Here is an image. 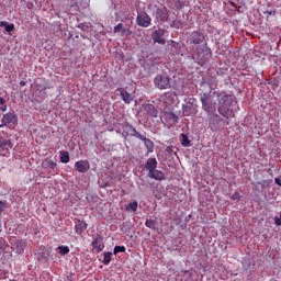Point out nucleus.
Segmentation results:
<instances>
[{
	"instance_id": "1",
	"label": "nucleus",
	"mask_w": 281,
	"mask_h": 281,
	"mask_svg": "<svg viewBox=\"0 0 281 281\" xmlns=\"http://www.w3.org/2000/svg\"><path fill=\"white\" fill-rule=\"evenodd\" d=\"M201 87L203 91L201 95L202 109L203 111H206V113H214L216 106H214L212 98L216 97V90L212 89L210 82H203Z\"/></svg>"
},
{
	"instance_id": "2",
	"label": "nucleus",
	"mask_w": 281,
	"mask_h": 281,
	"mask_svg": "<svg viewBox=\"0 0 281 281\" xmlns=\"http://www.w3.org/2000/svg\"><path fill=\"white\" fill-rule=\"evenodd\" d=\"M234 103V95L224 94L220 99V106L217 111L220 115L228 120L229 117H234V111L232 110V104Z\"/></svg>"
},
{
	"instance_id": "3",
	"label": "nucleus",
	"mask_w": 281,
	"mask_h": 281,
	"mask_svg": "<svg viewBox=\"0 0 281 281\" xmlns=\"http://www.w3.org/2000/svg\"><path fill=\"white\" fill-rule=\"evenodd\" d=\"M212 58V49L207 47V43L196 47V60L199 65H205Z\"/></svg>"
},
{
	"instance_id": "4",
	"label": "nucleus",
	"mask_w": 281,
	"mask_h": 281,
	"mask_svg": "<svg viewBox=\"0 0 281 281\" xmlns=\"http://www.w3.org/2000/svg\"><path fill=\"white\" fill-rule=\"evenodd\" d=\"M207 43V34L201 32V31H193L188 36V44L189 45H205Z\"/></svg>"
},
{
	"instance_id": "5",
	"label": "nucleus",
	"mask_w": 281,
	"mask_h": 281,
	"mask_svg": "<svg viewBox=\"0 0 281 281\" xmlns=\"http://www.w3.org/2000/svg\"><path fill=\"white\" fill-rule=\"evenodd\" d=\"M3 125L10 131H14L15 126H19V116L14 111L8 112L2 116Z\"/></svg>"
},
{
	"instance_id": "6",
	"label": "nucleus",
	"mask_w": 281,
	"mask_h": 281,
	"mask_svg": "<svg viewBox=\"0 0 281 281\" xmlns=\"http://www.w3.org/2000/svg\"><path fill=\"white\" fill-rule=\"evenodd\" d=\"M154 87H156V89H159L160 91H164L165 89H170V77L168 75H157L154 78Z\"/></svg>"
},
{
	"instance_id": "7",
	"label": "nucleus",
	"mask_w": 281,
	"mask_h": 281,
	"mask_svg": "<svg viewBox=\"0 0 281 281\" xmlns=\"http://www.w3.org/2000/svg\"><path fill=\"white\" fill-rule=\"evenodd\" d=\"M136 23L139 25V27H150V24L153 23V19L148 13L146 12H139L137 13Z\"/></svg>"
},
{
	"instance_id": "8",
	"label": "nucleus",
	"mask_w": 281,
	"mask_h": 281,
	"mask_svg": "<svg viewBox=\"0 0 281 281\" xmlns=\"http://www.w3.org/2000/svg\"><path fill=\"white\" fill-rule=\"evenodd\" d=\"M92 251L100 254L104 250V237L98 235L91 243Z\"/></svg>"
},
{
	"instance_id": "9",
	"label": "nucleus",
	"mask_w": 281,
	"mask_h": 281,
	"mask_svg": "<svg viewBox=\"0 0 281 281\" xmlns=\"http://www.w3.org/2000/svg\"><path fill=\"white\" fill-rule=\"evenodd\" d=\"M42 168L44 170H47L49 168V175L54 176L58 173V164L54 160L46 159L44 162H42Z\"/></svg>"
},
{
	"instance_id": "10",
	"label": "nucleus",
	"mask_w": 281,
	"mask_h": 281,
	"mask_svg": "<svg viewBox=\"0 0 281 281\" xmlns=\"http://www.w3.org/2000/svg\"><path fill=\"white\" fill-rule=\"evenodd\" d=\"M12 140L0 137V153H3V157L10 155V148H12Z\"/></svg>"
},
{
	"instance_id": "11",
	"label": "nucleus",
	"mask_w": 281,
	"mask_h": 281,
	"mask_svg": "<svg viewBox=\"0 0 281 281\" xmlns=\"http://www.w3.org/2000/svg\"><path fill=\"white\" fill-rule=\"evenodd\" d=\"M75 168L78 172L85 173L89 172L91 165L89 164V160H78L75 162Z\"/></svg>"
},
{
	"instance_id": "12",
	"label": "nucleus",
	"mask_w": 281,
	"mask_h": 281,
	"mask_svg": "<svg viewBox=\"0 0 281 281\" xmlns=\"http://www.w3.org/2000/svg\"><path fill=\"white\" fill-rule=\"evenodd\" d=\"M137 139H140L144 142L145 148L147 149V153H153L155 150V143L150 140V138H146L143 134H136Z\"/></svg>"
},
{
	"instance_id": "13",
	"label": "nucleus",
	"mask_w": 281,
	"mask_h": 281,
	"mask_svg": "<svg viewBox=\"0 0 281 281\" xmlns=\"http://www.w3.org/2000/svg\"><path fill=\"white\" fill-rule=\"evenodd\" d=\"M117 93H120L123 102H125V104H131V102H133V95L131 93H128V91L124 90V88H117L116 89Z\"/></svg>"
},
{
	"instance_id": "14",
	"label": "nucleus",
	"mask_w": 281,
	"mask_h": 281,
	"mask_svg": "<svg viewBox=\"0 0 281 281\" xmlns=\"http://www.w3.org/2000/svg\"><path fill=\"white\" fill-rule=\"evenodd\" d=\"M149 179H155V181H164L166 179V173L161 170L154 169L153 171L148 172Z\"/></svg>"
},
{
	"instance_id": "15",
	"label": "nucleus",
	"mask_w": 281,
	"mask_h": 281,
	"mask_svg": "<svg viewBox=\"0 0 281 281\" xmlns=\"http://www.w3.org/2000/svg\"><path fill=\"white\" fill-rule=\"evenodd\" d=\"M144 111L150 116V117H158L159 111L155 109V105L147 103L143 105Z\"/></svg>"
},
{
	"instance_id": "16",
	"label": "nucleus",
	"mask_w": 281,
	"mask_h": 281,
	"mask_svg": "<svg viewBox=\"0 0 281 281\" xmlns=\"http://www.w3.org/2000/svg\"><path fill=\"white\" fill-rule=\"evenodd\" d=\"M151 36H153L154 43H158L159 45H166V40L162 38L164 32L154 31Z\"/></svg>"
},
{
	"instance_id": "17",
	"label": "nucleus",
	"mask_w": 281,
	"mask_h": 281,
	"mask_svg": "<svg viewBox=\"0 0 281 281\" xmlns=\"http://www.w3.org/2000/svg\"><path fill=\"white\" fill-rule=\"evenodd\" d=\"M87 227H88L87 222H85V221H79V222L75 225V232H76V234H78L79 236H82V234H85Z\"/></svg>"
},
{
	"instance_id": "18",
	"label": "nucleus",
	"mask_w": 281,
	"mask_h": 281,
	"mask_svg": "<svg viewBox=\"0 0 281 281\" xmlns=\"http://www.w3.org/2000/svg\"><path fill=\"white\" fill-rule=\"evenodd\" d=\"M158 166L157 158H148L145 162V168L148 170V172H153V170H156Z\"/></svg>"
},
{
	"instance_id": "19",
	"label": "nucleus",
	"mask_w": 281,
	"mask_h": 281,
	"mask_svg": "<svg viewBox=\"0 0 281 281\" xmlns=\"http://www.w3.org/2000/svg\"><path fill=\"white\" fill-rule=\"evenodd\" d=\"M156 14H157V19H160L161 21H168V9L166 8L158 9Z\"/></svg>"
},
{
	"instance_id": "20",
	"label": "nucleus",
	"mask_w": 281,
	"mask_h": 281,
	"mask_svg": "<svg viewBox=\"0 0 281 281\" xmlns=\"http://www.w3.org/2000/svg\"><path fill=\"white\" fill-rule=\"evenodd\" d=\"M112 257H113V252L108 251L103 254L102 262L105 267H108V265H111Z\"/></svg>"
},
{
	"instance_id": "21",
	"label": "nucleus",
	"mask_w": 281,
	"mask_h": 281,
	"mask_svg": "<svg viewBox=\"0 0 281 281\" xmlns=\"http://www.w3.org/2000/svg\"><path fill=\"white\" fill-rule=\"evenodd\" d=\"M0 27H4L5 32H14V24H9L8 22H0Z\"/></svg>"
},
{
	"instance_id": "22",
	"label": "nucleus",
	"mask_w": 281,
	"mask_h": 281,
	"mask_svg": "<svg viewBox=\"0 0 281 281\" xmlns=\"http://www.w3.org/2000/svg\"><path fill=\"white\" fill-rule=\"evenodd\" d=\"M61 164H69V151H59Z\"/></svg>"
},
{
	"instance_id": "23",
	"label": "nucleus",
	"mask_w": 281,
	"mask_h": 281,
	"mask_svg": "<svg viewBox=\"0 0 281 281\" xmlns=\"http://www.w3.org/2000/svg\"><path fill=\"white\" fill-rule=\"evenodd\" d=\"M124 30H126V27H124V24L119 23L114 26V34H117L121 32L122 36H124Z\"/></svg>"
},
{
	"instance_id": "24",
	"label": "nucleus",
	"mask_w": 281,
	"mask_h": 281,
	"mask_svg": "<svg viewBox=\"0 0 281 281\" xmlns=\"http://www.w3.org/2000/svg\"><path fill=\"white\" fill-rule=\"evenodd\" d=\"M125 251H126L125 246H115L113 254H114V256H117V254H124Z\"/></svg>"
},
{
	"instance_id": "25",
	"label": "nucleus",
	"mask_w": 281,
	"mask_h": 281,
	"mask_svg": "<svg viewBox=\"0 0 281 281\" xmlns=\"http://www.w3.org/2000/svg\"><path fill=\"white\" fill-rule=\"evenodd\" d=\"M137 207H138L137 201H134L127 204L126 210H131L132 212H137Z\"/></svg>"
},
{
	"instance_id": "26",
	"label": "nucleus",
	"mask_w": 281,
	"mask_h": 281,
	"mask_svg": "<svg viewBox=\"0 0 281 281\" xmlns=\"http://www.w3.org/2000/svg\"><path fill=\"white\" fill-rule=\"evenodd\" d=\"M58 251L60 256H67V254H69V248L68 246H59Z\"/></svg>"
},
{
	"instance_id": "27",
	"label": "nucleus",
	"mask_w": 281,
	"mask_h": 281,
	"mask_svg": "<svg viewBox=\"0 0 281 281\" xmlns=\"http://www.w3.org/2000/svg\"><path fill=\"white\" fill-rule=\"evenodd\" d=\"M146 227L149 229H155V226L157 225V222L155 220H147L145 222Z\"/></svg>"
},
{
	"instance_id": "28",
	"label": "nucleus",
	"mask_w": 281,
	"mask_h": 281,
	"mask_svg": "<svg viewBox=\"0 0 281 281\" xmlns=\"http://www.w3.org/2000/svg\"><path fill=\"white\" fill-rule=\"evenodd\" d=\"M126 128H128V131L131 132L132 137L137 138V135H139V132H137V130H135L133 125H126Z\"/></svg>"
},
{
	"instance_id": "29",
	"label": "nucleus",
	"mask_w": 281,
	"mask_h": 281,
	"mask_svg": "<svg viewBox=\"0 0 281 281\" xmlns=\"http://www.w3.org/2000/svg\"><path fill=\"white\" fill-rule=\"evenodd\" d=\"M7 247H8V241L3 237H0V251H5Z\"/></svg>"
},
{
	"instance_id": "30",
	"label": "nucleus",
	"mask_w": 281,
	"mask_h": 281,
	"mask_svg": "<svg viewBox=\"0 0 281 281\" xmlns=\"http://www.w3.org/2000/svg\"><path fill=\"white\" fill-rule=\"evenodd\" d=\"M182 135V146H188L190 144V138H188V135L181 134Z\"/></svg>"
},
{
	"instance_id": "31",
	"label": "nucleus",
	"mask_w": 281,
	"mask_h": 281,
	"mask_svg": "<svg viewBox=\"0 0 281 281\" xmlns=\"http://www.w3.org/2000/svg\"><path fill=\"white\" fill-rule=\"evenodd\" d=\"M131 34H133V31L130 27L123 29V36H131Z\"/></svg>"
},
{
	"instance_id": "32",
	"label": "nucleus",
	"mask_w": 281,
	"mask_h": 281,
	"mask_svg": "<svg viewBox=\"0 0 281 281\" xmlns=\"http://www.w3.org/2000/svg\"><path fill=\"white\" fill-rule=\"evenodd\" d=\"M232 200H233V201H240V193L235 192V193L232 195Z\"/></svg>"
},
{
	"instance_id": "33",
	"label": "nucleus",
	"mask_w": 281,
	"mask_h": 281,
	"mask_svg": "<svg viewBox=\"0 0 281 281\" xmlns=\"http://www.w3.org/2000/svg\"><path fill=\"white\" fill-rule=\"evenodd\" d=\"M0 111H2V113H5V111H8V105H5V103L0 105Z\"/></svg>"
},
{
	"instance_id": "34",
	"label": "nucleus",
	"mask_w": 281,
	"mask_h": 281,
	"mask_svg": "<svg viewBox=\"0 0 281 281\" xmlns=\"http://www.w3.org/2000/svg\"><path fill=\"white\" fill-rule=\"evenodd\" d=\"M5 210V203L3 201H0V214Z\"/></svg>"
},
{
	"instance_id": "35",
	"label": "nucleus",
	"mask_w": 281,
	"mask_h": 281,
	"mask_svg": "<svg viewBox=\"0 0 281 281\" xmlns=\"http://www.w3.org/2000/svg\"><path fill=\"white\" fill-rule=\"evenodd\" d=\"M274 223L276 225L280 226L281 225V217H274Z\"/></svg>"
},
{
	"instance_id": "36",
	"label": "nucleus",
	"mask_w": 281,
	"mask_h": 281,
	"mask_svg": "<svg viewBox=\"0 0 281 281\" xmlns=\"http://www.w3.org/2000/svg\"><path fill=\"white\" fill-rule=\"evenodd\" d=\"M19 245H21V247H25V245H27V241L21 239V240L19 241Z\"/></svg>"
},
{
	"instance_id": "37",
	"label": "nucleus",
	"mask_w": 281,
	"mask_h": 281,
	"mask_svg": "<svg viewBox=\"0 0 281 281\" xmlns=\"http://www.w3.org/2000/svg\"><path fill=\"white\" fill-rule=\"evenodd\" d=\"M161 98H170V92H165Z\"/></svg>"
},
{
	"instance_id": "38",
	"label": "nucleus",
	"mask_w": 281,
	"mask_h": 281,
	"mask_svg": "<svg viewBox=\"0 0 281 281\" xmlns=\"http://www.w3.org/2000/svg\"><path fill=\"white\" fill-rule=\"evenodd\" d=\"M2 104H5V99H3V97H0V106H1Z\"/></svg>"
},
{
	"instance_id": "39",
	"label": "nucleus",
	"mask_w": 281,
	"mask_h": 281,
	"mask_svg": "<svg viewBox=\"0 0 281 281\" xmlns=\"http://www.w3.org/2000/svg\"><path fill=\"white\" fill-rule=\"evenodd\" d=\"M263 14H267L268 16H271V14H273V12L272 11H266V12H263Z\"/></svg>"
},
{
	"instance_id": "40",
	"label": "nucleus",
	"mask_w": 281,
	"mask_h": 281,
	"mask_svg": "<svg viewBox=\"0 0 281 281\" xmlns=\"http://www.w3.org/2000/svg\"><path fill=\"white\" fill-rule=\"evenodd\" d=\"M20 87H25V81H20Z\"/></svg>"
},
{
	"instance_id": "41",
	"label": "nucleus",
	"mask_w": 281,
	"mask_h": 281,
	"mask_svg": "<svg viewBox=\"0 0 281 281\" xmlns=\"http://www.w3.org/2000/svg\"><path fill=\"white\" fill-rule=\"evenodd\" d=\"M3 126H5V125H3V119H2L1 124H0V128H3Z\"/></svg>"
},
{
	"instance_id": "42",
	"label": "nucleus",
	"mask_w": 281,
	"mask_h": 281,
	"mask_svg": "<svg viewBox=\"0 0 281 281\" xmlns=\"http://www.w3.org/2000/svg\"><path fill=\"white\" fill-rule=\"evenodd\" d=\"M215 117H217L218 120L221 119V116H218V114H216Z\"/></svg>"
},
{
	"instance_id": "43",
	"label": "nucleus",
	"mask_w": 281,
	"mask_h": 281,
	"mask_svg": "<svg viewBox=\"0 0 281 281\" xmlns=\"http://www.w3.org/2000/svg\"><path fill=\"white\" fill-rule=\"evenodd\" d=\"M227 126H229V121L226 122Z\"/></svg>"
},
{
	"instance_id": "44",
	"label": "nucleus",
	"mask_w": 281,
	"mask_h": 281,
	"mask_svg": "<svg viewBox=\"0 0 281 281\" xmlns=\"http://www.w3.org/2000/svg\"><path fill=\"white\" fill-rule=\"evenodd\" d=\"M0 227H1V224H0Z\"/></svg>"
}]
</instances>
